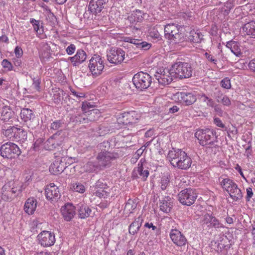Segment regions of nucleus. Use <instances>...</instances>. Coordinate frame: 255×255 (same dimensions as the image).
<instances>
[{
	"mask_svg": "<svg viewBox=\"0 0 255 255\" xmlns=\"http://www.w3.org/2000/svg\"><path fill=\"white\" fill-rule=\"evenodd\" d=\"M167 158L173 167L181 170H188L192 163L191 158L181 149L170 150Z\"/></svg>",
	"mask_w": 255,
	"mask_h": 255,
	"instance_id": "obj_1",
	"label": "nucleus"
},
{
	"mask_svg": "<svg viewBox=\"0 0 255 255\" xmlns=\"http://www.w3.org/2000/svg\"><path fill=\"white\" fill-rule=\"evenodd\" d=\"M22 182L15 181H8L2 187L1 190V199L5 201H10L19 196L23 190Z\"/></svg>",
	"mask_w": 255,
	"mask_h": 255,
	"instance_id": "obj_2",
	"label": "nucleus"
},
{
	"mask_svg": "<svg viewBox=\"0 0 255 255\" xmlns=\"http://www.w3.org/2000/svg\"><path fill=\"white\" fill-rule=\"evenodd\" d=\"M195 136L199 140V144L203 146H207L208 148L216 147L218 142L216 132L213 129L206 128L199 129L195 133Z\"/></svg>",
	"mask_w": 255,
	"mask_h": 255,
	"instance_id": "obj_3",
	"label": "nucleus"
},
{
	"mask_svg": "<svg viewBox=\"0 0 255 255\" xmlns=\"http://www.w3.org/2000/svg\"><path fill=\"white\" fill-rule=\"evenodd\" d=\"M193 70L191 64L188 62H177L171 67V72L175 75V78L180 79L191 77Z\"/></svg>",
	"mask_w": 255,
	"mask_h": 255,
	"instance_id": "obj_4",
	"label": "nucleus"
},
{
	"mask_svg": "<svg viewBox=\"0 0 255 255\" xmlns=\"http://www.w3.org/2000/svg\"><path fill=\"white\" fill-rule=\"evenodd\" d=\"M126 51L120 48H114L111 49L107 54L108 61L115 64H121L125 59L127 61L132 58V55L137 53L138 52L132 53L127 52L126 57H125Z\"/></svg>",
	"mask_w": 255,
	"mask_h": 255,
	"instance_id": "obj_5",
	"label": "nucleus"
},
{
	"mask_svg": "<svg viewBox=\"0 0 255 255\" xmlns=\"http://www.w3.org/2000/svg\"><path fill=\"white\" fill-rule=\"evenodd\" d=\"M152 77L147 73L139 72L134 74L132 81L136 89L143 91L147 89L152 83Z\"/></svg>",
	"mask_w": 255,
	"mask_h": 255,
	"instance_id": "obj_6",
	"label": "nucleus"
},
{
	"mask_svg": "<svg viewBox=\"0 0 255 255\" xmlns=\"http://www.w3.org/2000/svg\"><path fill=\"white\" fill-rule=\"evenodd\" d=\"M65 154L66 151L61 149L58 152L54 153V156L57 158L50 166L49 170L51 174L58 175L61 174L66 168Z\"/></svg>",
	"mask_w": 255,
	"mask_h": 255,
	"instance_id": "obj_7",
	"label": "nucleus"
},
{
	"mask_svg": "<svg viewBox=\"0 0 255 255\" xmlns=\"http://www.w3.org/2000/svg\"><path fill=\"white\" fill-rule=\"evenodd\" d=\"M221 185L229 193L234 201H238L243 198L241 189L232 180L229 178L223 179L221 182Z\"/></svg>",
	"mask_w": 255,
	"mask_h": 255,
	"instance_id": "obj_8",
	"label": "nucleus"
},
{
	"mask_svg": "<svg viewBox=\"0 0 255 255\" xmlns=\"http://www.w3.org/2000/svg\"><path fill=\"white\" fill-rule=\"evenodd\" d=\"M0 155L3 158L12 159L18 156L21 153L19 147L16 144L7 142L0 148Z\"/></svg>",
	"mask_w": 255,
	"mask_h": 255,
	"instance_id": "obj_9",
	"label": "nucleus"
},
{
	"mask_svg": "<svg viewBox=\"0 0 255 255\" xmlns=\"http://www.w3.org/2000/svg\"><path fill=\"white\" fill-rule=\"evenodd\" d=\"M65 138L62 130H59L44 142L43 148L47 150H53L61 145Z\"/></svg>",
	"mask_w": 255,
	"mask_h": 255,
	"instance_id": "obj_10",
	"label": "nucleus"
},
{
	"mask_svg": "<svg viewBox=\"0 0 255 255\" xmlns=\"http://www.w3.org/2000/svg\"><path fill=\"white\" fill-rule=\"evenodd\" d=\"M197 194L195 189L188 188L182 190L178 194V200L184 205L191 206L195 201Z\"/></svg>",
	"mask_w": 255,
	"mask_h": 255,
	"instance_id": "obj_11",
	"label": "nucleus"
},
{
	"mask_svg": "<svg viewBox=\"0 0 255 255\" xmlns=\"http://www.w3.org/2000/svg\"><path fill=\"white\" fill-rule=\"evenodd\" d=\"M88 67L93 76L96 77L103 72L104 68V61L100 56L95 54L89 60Z\"/></svg>",
	"mask_w": 255,
	"mask_h": 255,
	"instance_id": "obj_12",
	"label": "nucleus"
},
{
	"mask_svg": "<svg viewBox=\"0 0 255 255\" xmlns=\"http://www.w3.org/2000/svg\"><path fill=\"white\" fill-rule=\"evenodd\" d=\"M119 157V155L117 152L101 151L98 153L96 159L103 169V168L110 167L111 161Z\"/></svg>",
	"mask_w": 255,
	"mask_h": 255,
	"instance_id": "obj_13",
	"label": "nucleus"
},
{
	"mask_svg": "<svg viewBox=\"0 0 255 255\" xmlns=\"http://www.w3.org/2000/svg\"><path fill=\"white\" fill-rule=\"evenodd\" d=\"M106 3V0H91L88 5V9L84 14V17L89 18L90 15H97L103 9Z\"/></svg>",
	"mask_w": 255,
	"mask_h": 255,
	"instance_id": "obj_14",
	"label": "nucleus"
},
{
	"mask_svg": "<svg viewBox=\"0 0 255 255\" xmlns=\"http://www.w3.org/2000/svg\"><path fill=\"white\" fill-rule=\"evenodd\" d=\"M136 115L134 111L125 112L118 118V123L122 125V127L123 128H127L129 126H135L138 120Z\"/></svg>",
	"mask_w": 255,
	"mask_h": 255,
	"instance_id": "obj_15",
	"label": "nucleus"
},
{
	"mask_svg": "<svg viewBox=\"0 0 255 255\" xmlns=\"http://www.w3.org/2000/svg\"><path fill=\"white\" fill-rule=\"evenodd\" d=\"M200 223L203 228L207 227L209 229L215 228L217 229L224 227V225L213 213H206L201 220Z\"/></svg>",
	"mask_w": 255,
	"mask_h": 255,
	"instance_id": "obj_16",
	"label": "nucleus"
},
{
	"mask_svg": "<svg viewBox=\"0 0 255 255\" xmlns=\"http://www.w3.org/2000/svg\"><path fill=\"white\" fill-rule=\"evenodd\" d=\"M37 240L39 244L44 247L52 246L55 242L54 234L47 231H43L39 234Z\"/></svg>",
	"mask_w": 255,
	"mask_h": 255,
	"instance_id": "obj_17",
	"label": "nucleus"
},
{
	"mask_svg": "<svg viewBox=\"0 0 255 255\" xmlns=\"http://www.w3.org/2000/svg\"><path fill=\"white\" fill-rule=\"evenodd\" d=\"M69 122L74 123L75 124H86L89 123V121L94 120L92 116H88L84 113L81 112L78 110L74 111V113L70 114Z\"/></svg>",
	"mask_w": 255,
	"mask_h": 255,
	"instance_id": "obj_18",
	"label": "nucleus"
},
{
	"mask_svg": "<svg viewBox=\"0 0 255 255\" xmlns=\"http://www.w3.org/2000/svg\"><path fill=\"white\" fill-rule=\"evenodd\" d=\"M160 72V73L157 72L155 77L159 84L161 85H168L173 81V78H175V75L171 72V68L170 69H165L162 72L161 70Z\"/></svg>",
	"mask_w": 255,
	"mask_h": 255,
	"instance_id": "obj_19",
	"label": "nucleus"
},
{
	"mask_svg": "<svg viewBox=\"0 0 255 255\" xmlns=\"http://www.w3.org/2000/svg\"><path fill=\"white\" fill-rule=\"evenodd\" d=\"M63 219L67 222L71 221L76 215V207L72 203H67L60 209Z\"/></svg>",
	"mask_w": 255,
	"mask_h": 255,
	"instance_id": "obj_20",
	"label": "nucleus"
},
{
	"mask_svg": "<svg viewBox=\"0 0 255 255\" xmlns=\"http://www.w3.org/2000/svg\"><path fill=\"white\" fill-rule=\"evenodd\" d=\"M46 198L51 202H56L61 197L59 188L54 183L47 185L45 188Z\"/></svg>",
	"mask_w": 255,
	"mask_h": 255,
	"instance_id": "obj_21",
	"label": "nucleus"
},
{
	"mask_svg": "<svg viewBox=\"0 0 255 255\" xmlns=\"http://www.w3.org/2000/svg\"><path fill=\"white\" fill-rule=\"evenodd\" d=\"M176 96L178 101L186 106L194 104L197 100L196 95L192 92H180L176 94Z\"/></svg>",
	"mask_w": 255,
	"mask_h": 255,
	"instance_id": "obj_22",
	"label": "nucleus"
},
{
	"mask_svg": "<svg viewBox=\"0 0 255 255\" xmlns=\"http://www.w3.org/2000/svg\"><path fill=\"white\" fill-rule=\"evenodd\" d=\"M170 237L174 244L178 246H184L187 243L185 237L177 229L171 230Z\"/></svg>",
	"mask_w": 255,
	"mask_h": 255,
	"instance_id": "obj_23",
	"label": "nucleus"
},
{
	"mask_svg": "<svg viewBox=\"0 0 255 255\" xmlns=\"http://www.w3.org/2000/svg\"><path fill=\"white\" fill-rule=\"evenodd\" d=\"M16 118L15 112L9 106H3L0 112V119L5 122H13Z\"/></svg>",
	"mask_w": 255,
	"mask_h": 255,
	"instance_id": "obj_24",
	"label": "nucleus"
},
{
	"mask_svg": "<svg viewBox=\"0 0 255 255\" xmlns=\"http://www.w3.org/2000/svg\"><path fill=\"white\" fill-rule=\"evenodd\" d=\"M87 58V54L85 51L82 49H79L77 50L76 54L69 58L73 66H77L83 63L85 61Z\"/></svg>",
	"mask_w": 255,
	"mask_h": 255,
	"instance_id": "obj_25",
	"label": "nucleus"
},
{
	"mask_svg": "<svg viewBox=\"0 0 255 255\" xmlns=\"http://www.w3.org/2000/svg\"><path fill=\"white\" fill-rule=\"evenodd\" d=\"M182 25H180L175 23H169L164 26V36L166 39H169L173 37L177 32L182 27Z\"/></svg>",
	"mask_w": 255,
	"mask_h": 255,
	"instance_id": "obj_26",
	"label": "nucleus"
},
{
	"mask_svg": "<svg viewBox=\"0 0 255 255\" xmlns=\"http://www.w3.org/2000/svg\"><path fill=\"white\" fill-rule=\"evenodd\" d=\"M76 211L78 218L81 219L89 217L92 212L91 209L87 205L81 203L77 205Z\"/></svg>",
	"mask_w": 255,
	"mask_h": 255,
	"instance_id": "obj_27",
	"label": "nucleus"
},
{
	"mask_svg": "<svg viewBox=\"0 0 255 255\" xmlns=\"http://www.w3.org/2000/svg\"><path fill=\"white\" fill-rule=\"evenodd\" d=\"M124 40L125 42L133 44L135 46V48L139 49L140 50H146L149 49L151 47L150 44L146 41H142L140 39L127 37L125 38Z\"/></svg>",
	"mask_w": 255,
	"mask_h": 255,
	"instance_id": "obj_28",
	"label": "nucleus"
},
{
	"mask_svg": "<svg viewBox=\"0 0 255 255\" xmlns=\"http://www.w3.org/2000/svg\"><path fill=\"white\" fill-rule=\"evenodd\" d=\"M168 40H169V43H170L181 46V47H184L187 42V38L185 34L181 32V30L180 29L177 32V33H176L173 37L168 39Z\"/></svg>",
	"mask_w": 255,
	"mask_h": 255,
	"instance_id": "obj_29",
	"label": "nucleus"
},
{
	"mask_svg": "<svg viewBox=\"0 0 255 255\" xmlns=\"http://www.w3.org/2000/svg\"><path fill=\"white\" fill-rule=\"evenodd\" d=\"M37 204V201L35 198L33 197L28 198L24 204V211L29 215H32L36 210Z\"/></svg>",
	"mask_w": 255,
	"mask_h": 255,
	"instance_id": "obj_30",
	"label": "nucleus"
},
{
	"mask_svg": "<svg viewBox=\"0 0 255 255\" xmlns=\"http://www.w3.org/2000/svg\"><path fill=\"white\" fill-rule=\"evenodd\" d=\"M146 13H144L139 9H136L132 12L130 16H128V19L131 23L134 22H141L147 15Z\"/></svg>",
	"mask_w": 255,
	"mask_h": 255,
	"instance_id": "obj_31",
	"label": "nucleus"
},
{
	"mask_svg": "<svg viewBox=\"0 0 255 255\" xmlns=\"http://www.w3.org/2000/svg\"><path fill=\"white\" fill-rule=\"evenodd\" d=\"M173 199L169 196H165L160 203V209L163 212L169 213L173 207Z\"/></svg>",
	"mask_w": 255,
	"mask_h": 255,
	"instance_id": "obj_32",
	"label": "nucleus"
},
{
	"mask_svg": "<svg viewBox=\"0 0 255 255\" xmlns=\"http://www.w3.org/2000/svg\"><path fill=\"white\" fill-rule=\"evenodd\" d=\"M143 221V219L141 216L135 218L134 221L128 227L129 233L132 235L137 234L142 225Z\"/></svg>",
	"mask_w": 255,
	"mask_h": 255,
	"instance_id": "obj_33",
	"label": "nucleus"
},
{
	"mask_svg": "<svg viewBox=\"0 0 255 255\" xmlns=\"http://www.w3.org/2000/svg\"><path fill=\"white\" fill-rule=\"evenodd\" d=\"M203 40V35L200 32L196 31L194 29L190 31L187 39L190 42L199 44Z\"/></svg>",
	"mask_w": 255,
	"mask_h": 255,
	"instance_id": "obj_34",
	"label": "nucleus"
},
{
	"mask_svg": "<svg viewBox=\"0 0 255 255\" xmlns=\"http://www.w3.org/2000/svg\"><path fill=\"white\" fill-rule=\"evenodd\" d=\"M226 46L227 48H229L231 52L236 56L240 57L242 56L243 53L241 51L239 42L231 40L227 42Z\"/></svg>",
	"mask_w": 255,
	"mask_h": 255,
	"instance_id": "obj_35",
	"label": "nucleus"
},
{
	"mask_svg": "<svg viewBox=\"0 0 255 255\" xmlns=\"http://www.w3.org/2000/svg\"><path fill=\"white\" fill-rule=\"evenodd\" d=\"M141 165V166H138L136 169H134L133 175L134 177H137V174H138L141 177L143 180L145 181L149 175V171L146 166H142V165Z\"/></svg>",
	"mask_w": 255,
	"mask_h": 255,
	"instance_id": "obj_36",
	"label": "nucleus"
},
{
	"mask_svg": "<svg viewBox=\"0 0 255 255\" xmlns=\"http://www.w3.org/2000/svg\"><path fill=\"white\" fill-rule=\"evenodd\" d=\"M20 116L24 122H27L36 118L33 112L28 108L22 109L20 113Z\"/></svg>",
	"mask_w": 255,
	"mask_h": 255,
	"instance_id": "obj_37",
	"label": "nucleus"
},
{
	"mask_svg": "<svg viewBox=\"0 0 255 255\" xmlns=\"http://www.w3.org/2000/svg\"><path fill=\"white\" fill-rule=\"evenodd\" d=\"M83 168L85 171L90 173L97 172L102 169L97 161H89L84 165Z\"/></svg>",
	"mask_w": 255,
	"mask_h": 255,
	"instance_id": "obj_38",
	"label": "nucleus"
},
{
	"mask_svg": "<svg viewBox=\"0 0 255 255\" xmlns=\"http://www.w3.org/2000/svg\"><path fill=\"white\" fill-rule=\"evenodd\" d=\"M243 29L247 35H250L253 38H255V21H251L245 24Z\"/></svg>",
	"mask_w": 255,
	"mask_h": 255,
	"instance_id": "obj_39",
	"label": "nucleus"
},
{
	"mask_svg": "<svg viewBox=\"0 0 255 255\" xmlns=\"http://www.w3.org/2000/svg\"><path fill=\"white\" fill-rule=\"evenodd\" d=\"M53 100L54 102L57 104H62V100L63 96L66 93L62 90L56 89L53 91Z\"/></svg>",
	"mask_w": 255,
	"mask_h": 255,
	"instance_id": "obj_40",
	"label": "nucleus"
},
{
	"mask_svg": "<svg viewBox=\"0 0 255 255\" xmlns=\"http://www.w3.org/2000/svg\"><path fill=\"white\" fill-rule=\"evenodd\" d=\"M27 132L23 128H17V130L15 132L13 141L23 142L27 139Z\"/></svg>",
	"mask_w": 255,
	"mask_h": 255,
	"instance_id": "obj_41",
	"label": "nucleus"
},
{
	"mask_svg": "<svg viewBox=\"0 0 255 255\" xmlns=\"http://www.w3.org/2000/svg\"><path fill=\"white\" fill-rule=\"evenodd\" d=\"M17 130V128L14 126H9L6 129H2V133L3 135L7 138L13 141L15 137V132Z\"/></svg>",
	"mask_w": 255,
	"mask_h": 255,
	"instance_id": "obj_42",
	"label": "nucleus"
},
{
	"mask_svg": "<svg viewBox=\"0 0 255 255\" xmlns=\"http://www.w3.org/2000/svg\"><path fill=\"white\" fill-rule=\"evenodd\" d=\"M88 104L87 102H84L82 103V112L85 114H87L88 116H91L92 114L97 113V110L96 109H93L92 110H88Z\"/></svg>",
	"mask_w": 255,
	"mask_h": 255,
	"instance_id": "obj_43",
	"label": "nucleus"
},
{
	"mask_svg": "<svg viewBox=\"0 0 255 255\" xmlns=\"http://www.w3.org/2000/svg\"><path fill=\"white\" fill-rule=\"evenodd\" d=\"M95 188L105 190L108 188V186L103 178L99 179L95 183Z\"/></svg>",
	"mask_w": 255,
	"mask_h": 255,
	"instance_id": "obj_44",
	"label": "nucleus"
},
{
	"mask_svg": "<svg viewBox=\"0 0 255 255\" xmlns=\"http://www.w3.org/2000/svg\"><path fill=\"white\" fill-rule=\"evenodd\" d=\"M72 189L76 192L83 193L85 191V186L79 182H76L72 184Z\"/></svg>",
	"mask_w": 255,
	"mask_h": 255,
	"instance_id": "obj_45",
	"label": "nucleus"
},
{
	"mask_svg": "<svg viewBox=\"0 0 255 255\" xmlns=\"http://www.w3.org/2000/svg\"><path fill=\"white\" fill-rule=\"evenodd\" d=\"M136 207V205L134 203L133 201L131 199H129L125 205V210H128L129 213H131Z\"/></svg>",
	"mask_w": 255,
	"mask_h": 255,
	"instance_id": "obj_46",
	"label": "nucleus"
},
{
	"mask_svg": "<svg viewBox=\"0 0 255 255\" xmlns=\"http://www.w3.org/2000/svg\"><path fill=\"white\" fill-rule=\"evenodd\" d=\"M26 123L28 128L32 129H35L39 126V120L36 118Z\"/></svg>",
	"mask_w": 255,
	"mask_h": 255,
	"instance_id": "obj_47",
	"label": "nucleus"
},
{
	"mask_svg": "<svg viewBox=\"0 0 255 255\" xmlns=\"http://www.w3.org/2000/svg\"><path fill=\"white\" fill-rule=\"evenodd\" d=\"M99 148L101 149V151L109 152V150L111 147V143L108 140H105L101 143L99 145Z\"/></svg>",
	"mask_w": 255,
	"mask_h": 255,
	"instance_id": "obj_48",
	"label": "nucleus"
},
{
	"mask_svg": "<svg viewBox=\"0 0 255 255\" xmlns=\"http://www.w3.org/2000/svg\"><path fill=\"white\" fill-rule=\"evenodd\" d=\"M64 123L61 120H56L51 124L50 128L53 130H59L61 128H62Z\"/></svg>",
	"mask_w": 255,
	"mask_h": 255,
	"instance_id": "obj_49",
	"label": "nucleus"
},
{
	"mask_svg": "<svg viewBox=\"0 0 255 255\" xmlns=\"http://www.w3.org/2000/svg\"><path fill=\"white\" fill-rule=\"evenodd\" d=\"M236 0H228L225 4L224 6L226 8L225 11L228 13L230 10L235 6Z\"/></svg>",
	"mask_w": 255,
	"mask_h": 255,
	"instance_id": "obj_50",
	"label": "nucleus"
},
{
	"mask_svg": "<svg viewBox=\"0 0 255 255\" xmlns=\"http://www.w3.org/2000/svg\"><path fill=\"white\" fill-rule=\"evenodd\" d=\"M224 95L223 92L220 89H216L213 93V97L218 103H220V100Z\"/></svg>",
	"mask_w": 255,
	"mask_h": 255,
	"instance_id": "obj_51",
	"label": "nucleus"
},
{
	"mask_svg": "<svg viewBox=\"0 0 255 255\" xmlns=\"http://www.w3.org/2000/svg\"><path fill=\"white\" fill-rule=\"evenodd\" d=\"M144 227L148 229L151 228L152 230L155 233L156 235H158L160 234V229L156 226L153 225V223H152L147 222L144 224Z\"/></svg>",
	"mask_w": 255,
	"mask_h": 255,
	"instance_id": "obj_52",
	"label": "nucleus"
},
{
	"mask_svg": "<svg viewBox=\"0 0 255 255\" xmlns=\"http://www.w3.org/2000/svg\"><path fill=\"white\" fill-rule=\"evenodd\" d=\"M221 86L226 89H229L231 88L230 79L228 77L224 78L221 81Z\"/></svg>",
	"mask_w": 255,
	"mask_h": 255,
	"instance_id": "obj_53",
	"label": "nucleus"
},
{
	"mask_svg": "<svg viewBox=\"0 0 255 255\" xmlns=\"http://www.w3.org/2000/svg\"><path fill=\"white\" fill-rule=\"evenodd\" d=\"M169 183V179L168 177L164 176L162 177L161 179V188L162 190H164L166 189Z\"/></svg>",
	"mask_w": 255,
	"mask_h": 255,
	"instance_id": "obj_54",
	"label": "nucleus"
},
{
	"mask_svg": "<svg viewBox=\"0 0 255 255\" xmlns=\"http://www.w3.org/2000/svg\"><path fill=\"white\" fill-rule=\"evenodd\" d=\"M33 83H32V86L37 91H39L40 89V83L41 81L40 78L36 77L32 79Z\"/></svg>",
	"mask_w": 255,
	"mask_h": 255,
	"instance_id": "obj_55",
	"label": "nucleus"
},
{
	"mask_svg": "<svg viewBox=\"0 0 255 255\" xmlns=\"http://www.w3.org/2000/svg\"><path fill=\"white\" fill-rule=\"evenodd\" d=\"M1 65L4 68L7 69L8 71L12 70L13 66L12 64L7 59L3 60L1 62Z\"/></svg>",
	"mask_w": 255,
	"mask_h": 255,
	"instance_id": "obj_56",
	"label": "nucleus"
},
{
	"mask_svg": "<svg viewBox=\"0 0 255 255\" xmlns=\"http://www.w3.org/2000/svg\"><path fill=\"white\" fill-rule=\"evenodd\" d=\"M33 28L38 34H41L43 32L42 22L40 20L38 23L34 25Z\"/></svg>",
	"mask_w": 255,
	"mask_h": 255,
	"instance_id": "obj_57",
	"label": "nucleus"
},
{
	"mask_svg": "<svg viewBox=\"0 0 255 255\" xmlns=\"http://www.w3.org/2000/svg\"><path fill=\"white\" fill-rule=\"evenodd\" d=\"M204 56L208 59L209 61L213 63L215 65L217 64L218 60L215 58V57L208 52H206L204 54Z\"/></svg>",
	"mask_w": 255,
	"mask_h": 255,
	"instance_id": "obj_58",
	"label": "nucleus"
},
{
	"mask_svg": "<svg viewBox=\"0 0 255 255\" xmlns=\"http://www.w3.org/2000/svg\"><path fill=\"white\" fill-rule=\"evenodd\" d=\"M220 103H221L224 106L228 107H229L231 105V100L229 98L225 95L220 100Z\"/></svg>",
	"mask_w": 255,
	"mask_h": 255,
	"instance_id": "obj_59",
	"label": "nucleus"
},
{
	"mask_svg": "<svg viewBox=\"0 0 255 255\" xmlns=\"http://www.w3.org/2000/svg\"><path fill=\"white\" fill-rule=\"evenodd\" d=\"M44 143V139L42 138H39L36 140L33 144V148L35 150H38L39 147Z\"/></svg>",
	"mask_w": 255,
	"mask_h": 255,
	"instance_id": "obj_60",
	"label": "nucleus"
},
{
	"mask_svg": "<svg viewBox=\"0 0 255 255\" xmlns=\"http://www.w3.org/2000/svg\"><path fill=\"white\" fill-rule=\"evenodd\" d=\"M76 50V46L73 44H71L66 49V51L68 55H72Z\"/></svg>",
	"mask_w": 255,
	"mask_h": 255,
	"instance_id": "obj_61",
	"label": "nucleus"
},
{
	"mask_svg": "<svg viewBox=\"0 0 255 255\" xmlns=\"http://www.w3.org/2000/svg\"><path fill=\"white\" fill-rule=\"evenodd\" d=\"M213 108L215 112H216L218 115L219 116H223L224 111L222 108L221 106L219 104H216Z\"/></svg>",
	"mask_w": 255,
	"mask_h": 255,
	"instance_id": "obj_62",
	"label": "nucleus"
},
{
	"mask_svg": "<svg viewBox=\"0 0 255 255\" xmlns=\"http://www.w3.org/2000/svg\"><path fill=\"white\" fill-rule=\"evenodd\" d=\"M41 6L48 11V16L49 18L51 19L52 20H54L56 19L53 13L51 12V10L47 5L43 3Z\"/></svg>",
	"mask_w": 255,
	"mask_h": 255,
	"instance_id": "obj_63",
	"label": "nucleus"
},
{
	"mask_svg": "<svg viewBox=\"0 0 255 255\" xmlns=\"http://www.w3.org/2000/svg\"><path fill=\"white\" fill-rule=\"evenodd\" d=\"M248 67L252 72L255 73V58L250 61L248 64Z\"/></svg>",
	"mask_w": 255,
	"mask_h": 255,
	"instance_id": "obj_64",
	"label": "nucleus"
}]
</instances>
